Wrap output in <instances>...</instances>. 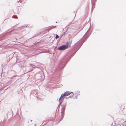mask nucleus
Masks as SVG:
<instances>
[{"label":"nucleus","mask_w":126,"mask_h":126,"mask_svg":"<svg viewBox=\"0 0 126 126\" xmlns=\"http://www.w3.org/2000/svg\"><path fill=\"white\" fill-rule=\"evenodd\" d=\"M66 105L64 106H63V105H62V110L63 112H64V110L65 109V106Z\"/></svg>","instance_id":"423d86ee"},{"label":"nucleus","mask_w":126,"mask_h":126,"mask_svg":"<svg viewBox=\"0 0 126 126\" xmlns=\"http://www.w3.org/2000/svg\"><path fill=\"white\" fill-rule=\"evenodd\" d=\"M63 116H62V117L60 119L61 120H62V118H63Z\"/></svg>","instance_id":"4468645a"},{"label":"nucleus","mask_w":126,"mask_h":126,"mask_svg":"<svg viewBox=\"0 0 126 126\" xmlns=\"http://www.w3.org/2000/svg\"><path fill=\"white\" fill-rule=\"evenodd\" d=\"M96 1V0H91V2L92 6L94 4L95 2Z\"/></svg>","instance_id":"0eeeda50"},{"label":"nucleus","mask_w":126,"mask_h":126,"mask_svg":"<svg viewBox=\"0 0 126 126\" xmlns=\"http://www.w3.org/2000/svg\"><path fill=\"white\" fill-rule=\"evenodd\" d=\"M56 27V26H52L50 28H49L48 29H46L45 31H46L47 32H48L49 31V30H50L51 29L54 28Z\"/></svg>","instance_id":"39448f33"},{"label":"nucleus","mask_w":126,"mask_h":126,"mask_svg":"<svg viewBox=\"0 0 126 126\" xmlns=\"http://www.w3.org/2000/svg\"><path fill=\"white\" fill-rule=\"evenodd\" d=\"M74 12V13L75 14V15H76V13H75V12Z\"/></svg>","instance_id":"dca6fc26"},{"label":"nucleus","mask_w":126,"mask_h":126,"mask_svg":"<svg viewBox=\"0 0 126 126\" xmlns=\"http://www.w3.org/2000/svg\"><path fill=\"white\" fill-rule=\"evenodd\" d=\"M71 96H73L74 95V94H73V93L72 92H71Z\"/></svg>","instance_id":"9b49d317"},{"label":"nucleus","mask_w":126,"mask_h":126,"mask_svg":"<svg viewBox=\"0 0 126 126\" xmlns=\"http://www.w3.org/2000/svg\"><path fill=\"white\" fill-rule=\"evenodd\" d=\"M29 65L31 66H34V64H32L30 63V64H29Z\"/></svg>","instance_id":"9d476101"},{"label":"nucleus","mask_w":126,"mask_h":126,"mask_svg":"<svg viewBox=\"0 0 126 126\" xmlns=\"http://www.w3.org/2000/svg\"><path fill=\"white\" fill-rule=\"evenodd\" d=\"M34 94H35V95H36V92H34Z\"/></svg>","instance_id":"2eb2a0df"},{"label":"nucleus","mask_w":126,"mask_h":126,"mask_svg":"<svg viewBox=\"0 0 126 126\" xmlns=\"http://www.w3.org/2000/svg\"><path fill=\"white\" fill-rule=\"evenodd\" d=\"M76 94H77V96H78V95H79V91H77L76 92Z\"/></svg>","instance_id":"6e6552de"},{"label":"nucleus","mask_w":126,"mask_h":126,"mask_svg":"<svg viewBox=\"0 0 126 126\" xmlns=\"http://www.w3.org/2000/svg\"><path fill=\"white\" fill-rule=\"evenodd\" d=\"M93 8V7L92 6V9Z\"/></svg>","instance_id":"a211bd4d"},{"label":"nucleus","mask_w":126,"mask_h":126,"mask_svg":"<svg viewBox=\"0 0 126 126\" xmlns=\"http://www.w3.org/2000/svg\"><path fill=\"white\" fill-rule=\"evenodd\" d=\"M76 98L77 99V96H76Z\"/></svg>","instance_id":"f3484780"},{"label":"nucleus","mask_w":126,"mask_h":126,"mask_svg":"<svg viewBox=\"0 0 126 126\" xmlns=\"http://www.w3.org/2000/svg\"><path fill=\"white\" fill-rule=\"evenodd\" d=\"M72 96L71 95L68 98H72Z\"/></svg>","instance_id":"f8f14e48"},{"label":"nucleus","mask_w":126,"mask_h":126,"mask_svg":"<svg viewBox=\"0 0 126 126\" xmlns=\"http://www.w3.org/2000/svg\"><path fill=\"white\" fill-rule=\"evenodd\" d=\"M79 32V31H77V32H77V33L76 34H75V35H76V34H77V33H78Z\"/></svg>","instance_id":"ddd939ff"},{"label":"nucleus","mask_w":126,"mask_h":126,"mask_svg":"<svg viewBox=\"0 0 126 126\" xmlns=\"http://www.w3.org/2000/svg\"><path fill=\"white\" fill-rule=\"evenodd\" d=\"M31 121H32V120H31Z\"/></svg>","instance_id":"aec40b11"},{"label":"nucleus","mask_w":126,"mask_h":126,"mask_svg":"<svg viewBox=\"0 0 126 126\" xmlns=\"http://www.w3.org/2000/svg\"><path fill=\"white\" fill-rule=\"evenodd\" d=\"M71 93H70L69 91H67L65 92L63 94H62L59 100L60 104H61L63 101V99L64 98V96L69 95L71 94Z\"/></svg>","instance_id":"f257e3e1"},{"label":"nucleus","mask_w":126,"mask_h":126,"mask_svg":"<svg viewBox=\"0 0 126 126\" xmlns=\"http://www.w3.org/2000/svg\"><path fill=\"white\" fill-rule=\"evenodd\" d=\"M59 36L57 34H56V37H55V38L56 39H57L58 38H59Z\"/></svg>","instance_id":"1a4fd4ad"},{"label":"nucleus","mask_w":126,"mask_h":126,"mask_svg":"<svg viewBox=\"0 0 126 126\" xmlns=\"http://www.w3.org/2000/svg\"><path fill=\"white\" fill-rule=\"evenodd\" d=\"M68 48V46L66 45H63L58 47V49L60 50H65Z\"/></svg>","instance_id":"f03ea898"},{"label":"nucleus","mask_w":126,"mask_h":126,"mask_svg":"<svg viewBox=\"0 0 126 126\" xmlns=\"http://www.w3.org/2000/svg\"><path fill=\"white\" fill-rule=\"evenodd\" d=\"M72 42L71 41H70L68 42H67L66 43V46H68V47L70 46Z\"/></svg>","instance_id":"20e7f679"},{"label":"nucleus","mask_w":126,"mask_h":126,"mask_svg":"<svg viewBox=\"0 0 126 126\" xmlns=\"http://www.w3.org/2000/svg\"><path fill=\"white\" fill-rule=\"evenodd\" d=\"M65 64L62 61L59 64L58 66L60 69H63L65 66Z\"/></svg>","instance_id":"7ed1b4c3"},{"label":"nucleus","mask_w":126,"mask_h":126,"mask_svg":"<svg viewBox=\"0 0 126 126\" xmlns=\"http://www.w3.org/2000/svg\"><path fill=\"white\" fill-rule=\"evenodd\" d=\"M72 29H73V28H72Z\"/></svg>","instance_id":"6ab92c4d"}]
</instances>
